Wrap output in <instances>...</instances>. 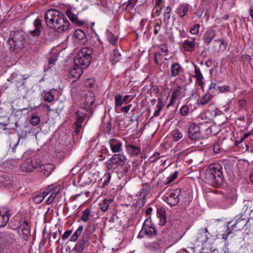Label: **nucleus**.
<instances>
[{"label":"nucleus","instance_id":"47","mask_svg":"<svg viewBox=\"0 0 253 253\" xmlns=\"http://www.w3.org/2000/svg\"><path fill=\"white\" fill-rule=\"evenodd\" d=\"M159 91V87L157 85H152L151 88L148 90V93L151 94L152 93L157 94Z\"/></svg>","mask_w":253,"mask_h":253},{"label":"nucleus","instance_id":"64","mask_svg":"<svg viewBox=\"0 0 253 253\" xmlns=\"http://www.w3.org/2000/svg\"><path fill=\"white\" fill-rule=\"evenodd\" d=\"M164 105V104L162 102L161 99H158V104L157 105V107L158 108V109L161 111Z\"/></svg>","mask_w":253,"mask_h":253},{"label":"nucleus","instance_id":"36","mask_svg":"<svg viewBox=\"0 0 253 253\" xmlns=\"http://www.w3.org/2000/svg\"><path fill=\"white\" fill-rule=\"evenodd\" d=\"M107 39L109 41V42L115 45L117 41V37L115 36L112 33L110 32H107Z\"/></svg>","mask_w":253,"mask_h":253},{"label":"nucleus","instance_id":"49","mask_svg":"<svg viewBox=\"0 0 253 253\" xmlns=\"http://www.w3.org/2000/svg\"><path fill=\"white\" fill-rule=\"evenodd\" d=\"M105 177L107 178V179L103 181V186H105L107 185L108 184L109 182H110L111 178V173L110 172H108L106 174V175H105Z\"/></svg>","mask_w":253,"mask_h":253},{"label":"nucleus","instance_id":"14","mask_svg":"<svg viewBox=\"0 0 253 253\" xmlns=\"http://www.w3.org/2000/svg\"><path fill=\"white\" fill-rule=\"evenodd\" d=\"M87 241L84 237H83L75 245L74 250L77 253H82L84 252L86 247L87 246Z\"/></svg>","mask_w":253,"mask_h":253},{"label":"nucleus","instance_id":"25","mask_svg":"<svg viewBox=\"0 0 253 253\" xmlns=\"http://www.w3.org/2000/svg\"><path fill=\"white\" fill-rule=\"evenodd\" d=\"M181 69V67L179 64L177 63L172 64L171 66L170 76L172 77L177 76L179 74Z\"/></svg>","mask_w":253,"mask_h":253},{"label":"nucleus","instance_id":"33","mask_svg":"<svg viewBox=\"0 0 253 253\" xmlns=\"http://www.w3.org/2000/svg\"><path fill=\"white\" fill-rule=\"evenodd\" d=\"M115 107H121L124 103L122 96L120 94H117L114 96Z\"/></svg>","mask_w":253,"mask_h":253},{"label":"nucleus","instance_id":"22","mask_svg":"<svg viewBox=\"0 0 253 253\" xmlns=\"http://www.w3.org/2000/svg\"><path fill=\"white\" fill-rule=\"evenodd\" d=\"M157 216L160 219L159 224L163 226L166 222V215L165 211L162 208L157 209Z\"/></svg>","mask_w":253,"mask_h":253},{"label":"nucleus","instance_id":"60","mask_svg":"<svg viewBox=\"0 0 253 253\" xmlns=\"http://www.w3.org/2000/svg\"><path fill=\"white\" fill-rule=\"evenodd\" d=\"M204 171L203 170V171H200V177L199 179V182L201 183V185L202 186V187H204V186H205V182H204V179L202 178V176L204 177Z\"/></svg>","mask_w":253,"mask_h":253},{"label":"nucleus","instance_id":"35","mask_svg":"<svg viewBox=\"0 0 253 253\" xmlns=\"http://www.w3.org/2000/svg\"><path fill=\"white\" fill-rule=\"evenodd\" d=\"M8 243L4 238L0 236V253H2L7 247Z\"/></svg>","mask_w":253,"mask_h":253},{"label":"nucleus","instance_id":"34","mask_svg":"<svg viewBox=\"0 0 253 253\" xmlns=\"http://www.w3.org/2000/svg\"><path fill=\"white\" fill-rule=\"evenodd\" d=\"M0 182L1 183L2 186L7 187L11 184L12 180L8 177H6V176L5 175L0 177Z\"/></svg>","mask_w":253,"mask_h":253},{"label":"nucleus","instance_id":"15","mask_svg":"<svg viewBox=\"0 0 253 253\" xmlns=\"http://www.w3.org/2000/svg\"><path fill=\"white\" fill-rule=\"evenodd\" d=\"M10 214L9 211L5 209L0 210V227H4L9 221Z\"/></svg>","mask_w":253,"mask_h":253},{"label":"nucleus","instance_id":"51","mask_svg":"<svg viewBox=\"0 0 253 253\" xmlns=\"http://www.w3.org/2000/svg\"><path fill=\"white\" fill-rule=\"evenodd\" d=\"M159 153H155L149 158V161L154 163L159 158Z\"/></svg>","mask_w":253,"mask_h":253},{"label":"nucleus","instance_id":"1","mask_svg":"<svg viewBox=\"0 0 253 253\" xmlns=\"http://www.w3.org/2000/svg\"><path fill=\"white\" fill-rule=\"evenodd\" d=\"M44 21L47 27L55 29L59 32H65L70 28L69 22L66 16L55 9H49L46 11Z\"/></svg>","mask_w":253,"mask_h":253},{"label":"nucleus","instance_id":"18","mask_svg":"<svg viewBox=\"0 0 253 253\" xmlns=\"http://www.w3.org/2000/svg\"><path fill=\"white\" fill-rule=\"evenodd\" d=\"M26 78H24L21 75L13 74L11 77L12 83H14L15 85L19 87L24 84V80H26Z\"/></svg>","mask_w":253,"mask_h":253},{"label":"nucleus","instance_id":"6","mask_svg":"<svg viewBox=\"0 0 253 253\" xmlns=\"http://www.w3.org/2000/svg\"><path fill=\"white\" fill-rule=\"evenodd\" d=\"M41 163L40 159L35 157L28 158L23 161L20 165V169L23 172H31L39 168Z\"/></svg>","mask_w":253,"mask_h":253},{"label":"nucleus","instance_id":"4","mask_svg":"<svg viewBox=\"0 0 253 253\" xmlns=\"http://www.w3.org/2000/svg\"><path fill=\"white\" fill-rule=\"evenodd\" d=\"M93 50L90 47H84L81 49L74 58V63L85 68L89 65L92 57Z\"/></svg>","mask_w":253,"mask_h":253},{"label":"nucleus","instance_id":"37","mask_svg":"<svg viewBox=\"0 0 253 253\" xmlns=\"http://www.w3.org/2000/svg\"><path fill=\"white\" fill-rule=\"evenodd\" d=\"M177 171H174L172 175H169L164 181V184H169L173 182L177 177Z\"/></svg>","mask_w":253,"mask_h":253},{"label":"nucleus","instance_id":"50","mask_svg":"<svg viewBox=\"0 0 253 253\" xmlns=\"http://www.w3.org/2000/svg\"><path fill=\"white\" fill-rule=\"evenodd\" d=\"M188 107L186 105H183L180 109V113L182 116L187 115L188 114Z\"/></svg>","mask_w":253,"mask_h":253},{"label":"nucleus","instance_id":"8","mask_svg":"<svg viewBox=\"0 0 253 253\" xmlns=\"http://www.w3.org/2000/svg\"><path fill=\"white\" fill-rule=\"evenodd\" d=\"M156 234V230L155 228L154 225L148 219L145 220L144 221L142 228L138 235V238H143L144 235L148 237H151L153 235H155Z\"/></svg>","mask_w":253,"mask_h":253},{"label":"nucleus","instance_id":"21","mask_svg":"<svg viewBox=\"0 0 253 253\" xmlns=\"http://www.w3.org/2000/svg\"><path fill=\"white\" fill-rule=\"evenodd\" d=\"M195 77L197 79V83L198 84L201 86L202 89L204 90V83L202 81L204 79V77L200 71V70L196 65H195Z\"/></svg>","mask_w":253,"mask_h":253},{"label":"nucleus","instance_id":"58","mask_svg":"<svg viewBox=\"0 0 253 253\" xmlns=\"http://www.w3.org/2000/svg\"><path fill=\"white\" fill-rule=\"evenodd\" d=\"M21 138V136L19 135L18 139L17 140L16 142L13 144V146L12 147V151L13 153L16 152V147L18 146L19 141Z\"/></svg>","mask_w":253,"mask_h":253},{"label":"nucleus","instance_id":"11","mask_svg":"<svg viewBox=\"0 0 253 253\" xmlns=\"http://www.w3.org/2000/svg\"><path fill=\"white\" fill-rule=\"evenodd\" d=\"M34 26L35 29L29 31L30 35L33 37H38L41 35L42 26V21L40 19L37 18L34 21Z\"/></svg>","mask_w":253,"mask_h":253},{"label":"nucleus","instance_id":"13","mask_svg":"<svg viewBox=\"0 0 253 253\" xmlns=\"http://www.w3.org/2000/svg\"><path fill=\"white\" fill-rule=\"evenodd\" d=\"M40 171L46 177L48 176L52 171L54 169L55 166L53 164L50 163L44 164L41 165L39 167Z\"/></svg>","mask_w":253,"mask_h":253},{"label":"nucleus","instance_id":"46","mask_svg":"<svg viewBox=\"0 0 253 253\" xmlns=\"http://www.w3.org/2000/svg\"><path fill=\"white\" fill-rule=\"evenodd\" d=\"M154 33L155 35H157L161 30L162 22L160 23L157 22L156 20L154 21Z\"/></svg>","mask_w":253,"mask_h":253},{"label":"nucleus","instance_id":"42","mask_svg":"<svg viewBox=\"0 0 253 253\" xmlns=\"http://www.w3.org/2000/svg\"><path fill=\"white\" fill-rule=\"evenodd\" d=\"M41 122V119L39 116L37 115H33L31 117V120L30 121V123L33 126H37Z\"/></svg>","mask_w":253,"mask_h":253},{"label":"nucleus","instance_id":"2","mask_svg":"<svg viewBox=\"0 0 253 253\" xmlns=\"http://www.w3.org/2000/svg\"><path fill=\"white\" fill-rule=\"evenodd\" d=\"M221 166L219 163L210 164L207 169L208 184L213 187L220 186L223 181V176L221 170Z\"/></svg>","mask_w":253,"mask_h":253},{"label":"nucleus","instance_id":"5","mask_svg":"<svg viewBox=\"0 0 253 253\" xmlns=\"http://www.w3.org/2000/svg\"><path fill=\"white\" fill-rule=\"evenodd\" d=\"M126 161V157L122 154H115L106 163L108 170L116 169L118 167L123 166Z\"/></svg>","mask_w":253,"mask_h":253},{"label":"nucleus","instance_id":"9","mask_svg":"<svg viewBox=\"0 0 253 253\" xmlns=\"http://www.w3.org/2000/svg\"><path fill=\"white\" fill-rule=\"evenodd\" d=\"M188 136L192 140H197L200 136V129L199 126L194 124H190L188 126Z\"/></svg>","mask_w":253,"mask_h":253},{"label":"nucleus","instance_id":"63","mask_svg":"<svg viewBox=\"0 0 253 253\" xmlns=\"http://www.w3.org/2000/svg\"><path fill=\"white\" fill-rule=\"evenodd\" d=\"M246 101L245 99H241L239 100V105L241 108H243L246 105Z\"/></svg>","mask_w":253,"mask_h":253},{"label":"nucleus","instance_id":"44","mask_svg":"<svg viewBox=\"0 0 253 253\" xmlns=\"http://www.w3.org/2000/svg\"><path fill=\"white\" fill-rule=\"evenodd\" d=\"M84 85L87 88H93L95 85V81L92 79H87L84 82Z\"/></svg>","mask_w":253,"mask_h":253},{"label":"nucleus","instance_id":"19","mask_svg":"<svg viewBox=\"0 0 253 253\" xmlns=\"http://www.w3.org/2000/svg\"><path fill=\"white\" fill-rule=\"evenodd\" d=\"M83 67L74 63V67L70 71V75L75 78H79L83 73Z\"/></svg>","mask_w":253,"mask_h":253},{"label":"nucleus","instance_id":"12","mask_svg":"<svg viewBox=\"0 0 253 253\" xmlns=\"http://www.w3.org/2000/svg\"><path fill=\"white\" fill-rule=\"evenodd\" d=\"M109 144L111 151L114 153H119L122 150V143L116 139H111Z\"/></svg>","mask_w":253,"mask_h":253},{"label":"nucleus","instance_id":"48","mask_svg":"<svg viewBox=\"0 0 253 253\" xmlns=\"http://www.w3.org/2000/svg\"><path fill=\"white\" fill-rule=\"evenodd\" d=\"M171 11V9L169 6H167L164 14V19L169 20L170 18V13Z\"/></svg>","mask_w":253,"mask_h":253},{"label":"nucleus","instance_id":"26","mask_svg":"<svg viewBox=\"0 0 253 253\" xmlns=\"http://www.w3.org/2000/svg\"><path fill=\"white\" fill-rule=\"evenodd\" d=\"M59 191V188L58 186H56L53 188L51 193L46 201V203L47 205L51 204L53 202L55 197L57 196Z\"/></svg>","mask_w":253,"mask_h":253},{"label":"nucleus","instance_id":"41","mask_svg":"<svg viewBox=\"0 0 253 253\" xmlns=\"http://www.w3.org/2000/svg\"><path fill=\"white\" fill-rule=\"evenodd\" d=\"M43 97L44 100L51 102L54 100L55 96L49 91L44 92Z\"/></svg>","mask_w":253,"mask_h":253},{"label":"nucleus","instance_id":"16","mask_svg":"<svg viewBox=\"0 0 253 253\" xmlns=\"http://www.w3.org/2000/svg\"><path fill=\"white\" fill-rule=\"evenodd\" d=\"M224 199L228 206L233 205L236 202L237 196L233 191L227 192L224 195Z\"/></svg>","mask_w":253,"mask_h":253},{"label":"nucleus","instance_id":"55","mask_svg":"<svg viewBox=\"0 0 253 253\" xmlns=\"http://www.w3.org/2000/svg\"><path fill=\"white\" fill-rule=\"evenodd\" d=\"M200 28V25L199 24H197L195 25L194 27L191 29L190 32L192 34H196L199 32V28Z\"/></svg>","mask_w":253,"mask_h":253},{"label":"nucleus","instance_id":"45","mask_svg":"<svg viewBox=\"0 0 253 253\" xmlns=\"http://www.w3.org/2000/svg\"><path fill=\"white\" fill-rule=\"evenodd\" d=\"M200 124L204 125L206 124V113L204 112L201 113L197 118Z\"/></svg>","mask_w":253,"mask_h":253},{"label":"nucleus","instance_id":"38","mask_svg":"<svg viewBox=\"0 0 253 253\" xmlns=\"http://www.w3.org/2000/svg\"><path fill=\"white\" fill-rule=\"evenodd\" d=\"M172 137L173 140L177 141L182 138L183 135L182 133L177 129L174 130L171 133Z\"/></svg>","mask_w":253,"mask_h":253},{"label":"nucleus","instance_id":"23","mask_svg":"<svg viewBox=\"0 0 253 253\" xmlns=\"http://www.w3.org/2000/svg\"><path fill=\"white\" fill-rule=\"evenodd\" d=\"M189 5L188 4H181L177 8L176 12L180 17H183L186 14L189 9Z\"/></svg>","mask_w":253,"mask_h":253},{"label":"nucleus","instance_id":"59","mask_svg":"<svg viewBox=\"0 0 253 253\" xmlns=\"http://www.w3.org/2000/svg\"><path fill=\"white\" fill-rule=\"evenodd\" d=\"M138 0H128L127 7L129 8H133L136 2H137Z\"/></svg>","mask_w":253,"mask_h":253},{"label":"nucleus","instance_id":"20","mask_svg":"<svg viewBox=\"0 0 253 253\" xmlns=\"http://www.w3.org/2000/svg\"><path fill=\"white\" fill-rule=\"evenodd\" d=\"M66 14L71 21L73 23L78 25H81L83 24L84 22L78 20L77 15L73 13L71 9H67L66 12Z\"/></svg>","mask_w":253,"mask_h":253},{"label":"nucleus","instance_id":"10","mask_svg":"<svg viewBox=\"0 0 253 253\" xmlns=\"http://www.w3.org/2000/svg\"><path fill=\"white\" fill-rule=\"evenodd\" d=\"M182 87L179 86L177 84L174 85L172 89L170 101L168 105V106L172 105L175 103L177 99L182 97L183 96V95H182Z\"/></svg>","mask_w":253,"mask_h":253},{"label":"nucleus","instance_id":"40","mask_svg":"<svg viewBox=\"0 0 253 253\" xmlns=\"http://www.w3.org/2000/svg\"><path fill=\"white\" fill-rule=\"evenodd\" d=\"M94 95L93 93H90L89 95H87L85 97V100L86 105L91 106L94 101Z\"/></svg>","mask_w":253,"mask_h":253},{"label":"nucleus","instance_id":"56","mask_svg":"<svg viewBox=\"0 0 253 253\" xmlns=\"http://www.w3.org/2000/svg\"><path fill=\"white\" fill-rule=\"evenodd\" d=\"M72 232L71 230L66 231L62 236V239L63 240L67 239L72 234Z\"/></svg>","mask_w":253,"mask_h":253},{"label":"nucleus","instance_id":"7","mask_svg":"<svg viewBox=\"0 0 253 253\" xmlns=\"http://www.w3.org/2000/svg\"><path fill=\"white\" fill-rule=\"evenodd\" d=\"M181 190L179 189H169L164 196V201L170 206H173L178 203Z\"/></svg>","mask_w":253,"mask_h":253},{"label":"nucleus","instance_id":"3","mask_svg":"<svg viewBox=\"0 0 253 253\" xmlns=\"http://www.w3.org/2000/svg\"><path fill=\"white\" fill-rule=\"evenodd\" d=\"M26 38V33L22 30L11 31L8 38L10 50L13 51L22 48L25 43Z\"/></svg>","mask_w":253,"mask_h":253},{"label":"nucleus","instance_id":"27","mask_svg":"<svg viewBox=\"0 0 253 253\" xmlns=\"http://www.w3.org/2000/svg\"><path fill=\"white\" fill-rule=\"evenodd\" d=\"M84 229V227L83 225H80L78 228L76 230V231L73 233V234L71 237L70 239V242H76L78 238L81 236L82 233L83 232Z\"/></svg>","mask_w":253,"mask_h":253},{"label":"nucleus","instance_id":"54","mask_svg":"<svg viewBox=\"0 0 253 253\" xmlns=\"http://www.w3.org/2000/svg\"><path fill=\"white\" fill-rule=\"evenodd\" d=\"M84 117L81 116H78L77 118V121L75 123V125H78L80 126H82V124L84 120Z\"/></svg>","mask_w":253,"mask_h":253},{"label":"nucleus","instance_id":"52","mask_svg":"<svg viewBox=\"0 0 253 253\" xmlns=\"http://www.w3.org/2000/svg\"><path fill=\"white\" fill-rule=\"evenodd\" d=\"M161 7H159V6L155 5L153 9V14H155V16H158L160 13Z\"/></svg>","mask_w":253,"mask_h":253},{"label":"nucleus","instance_id":"61","mask_svg":"<svg viewBox=\"0 0 253 253\" xmlns=\"http://www.w3.org/2000/svg\"><path fill=\"white\" fill-rule=\"evenodd\" d=\"M131 106L132 105L131 104H129L127 106L123 107L121 109L122 112L127 113L130 110V108L131 107Z\"/></svg>","mask_w":253,"mask_h":253},{"label":"nucleus","instance_id":"28","mask_svg":"<svg viewBox=\"0 0 253 253\" xmlns=\"http://www.w3.org/2000/svg\"><path fill=\"white\" fill-rule=\"evenodd\" d=\"M149 189V184L145 183L143 185L142 188L138 193L137 195L140 197V199H144L147 196Z\"/></svg>","mask_w":253,"mask_h":253},{"label":"nucleus","instance_id":"30","mask_svg":"<svg viewBox=\"0 0 253 253\" xmlns=\"http://www.w3.org/2000/svg\"><path fill=\"white\" fill-rule=\"evenodd\" d=\"M121 54L119 53L118 49L113 50V55L110 57V61L115 64L121 59Z\"/></svg>","mask_w":253,"mask_h":253},{"label":"nucleus","instance_id":"29","mask_svg":"<svg viewBox=\"0 0 253 253\" xmlns=\"http://www.w3.org/2000/svg\"><path fill=\"white\" fill-rule=\"evenodd\" d=\"M112 202L111 199H104L103 200L99 205V207L101 211L103 212L106 211L109 206V205Z\"/></svg>","mask_w":253,"mask_h":253},{"label":"nucleus","instance_id":"24","mask_svg":"<svg viewBox=\"0 0 253 253\" xmlns=\"http://www.w3.org/2000/svg\"><path fill=\"white\" fill-rule=\"evenodd\" d=\"M19 230H21L24 237H28L30 234V227L27 221H24L23 223L19 227Z\"/></svg>","mask_w":253,"mask_h":253},{"label":"nucleus","instance_id":"17","mask_svg":"<svg viewBox=\"0 0 253 253\" xmlns=\"http://www.w3.org/2000/svg\"><path fill=\"white\" fill-rule=\"evenodd\" d=\"M127 152L131 156H137L140 153L141 149L139 146L133 144H127L126 145Z\"/></svg>","mask_w":253,"mask_h":253},{"label":"nucleus","instance_id":"43","mask_svg":"<svg viewBox=\"0 0 253 253\" xmlns=\"http://www.w3.org/2000/svg\"><path fill=\"white\" fill-rule=\"evenodd\" d=\"M161 247L160 242L159 241H155L152 243H150L148 245V247L150 250H156L159 249Z\"/></svg>","mask_w":253,"mask_h":253},{"label":"nucleus","instance_id":"32","mask_svg":"<svg viewBox=\"0 0 253 253\" xmlns=\"http://www.w3.org/2000/svg\"><path fill=\"white\" fill-rule=\"evenodd\" d=\"M195 43L193 41H189L186 40L183 43L184 49L188 51H191L194 48Z\"/></svg>","mask_w":253,"mask_h":253},{"label":"nucleus","instance_id":"53","mask_svg":"<svg viewBox=\"0 0 253 253\" xmlns=\"http://www.w3.org/2000/svg\"><path fill=\"white\" fill-rule=\"evenodd\" d=\"M197 104L201 105L206 104V94H203L200 99L197 100Z\"/></svg>","mask_w":253,"mask_h":253},{"label":"nucleus","instance_id":"31","mask_svg":"<svg viewBox=\"0 0 253 253\" xmlns=\"http://www.w3.org/2000/svg\"><path fill=\"white\" fill-rule=\"evenodd\" d=\"M75 37L81 41H83V42L84 43V41H85V35L84 33L81 30L77 29L75 30L74 32Z\"/></svg>","mask_w":253,"mask_h":253},{"label":"nucleus","instance_id":"57","mask_svg":"<svg viewBox=\"0 0 253 253\" xmlns=\"http://www.w3.org/2000/svg\"><path fill=\"white\" fill-rule=\"evenodd\" d=\"M217 88L220 92H228L230 90V87L229 86H217Z\"/></svg>","mask_w":253,"mask_h":253},{"label":"nucleus","instance_id":"39","mask_svg":"<svg viewBox=\"0 0 253 253\" xmlns=\"http://www.w3.org/2000/svg\"><path fill=\"white\" fill-rule=\"evenodd\" d=\"M90 213H91L90 210L88 208L86 209L82 212L81 219L84 222L87 221L89 219Z\"/></svg>","mask_w":253,"mask_h":253},{"label":"nucleus","instance_id":"62","mask_svg":"<svg viewBox=\"0 0 253 253\" xmlns=\"http://www.w3.org/2000/svg\"><path fill=\"white\" fill-rule=\"evenodd\" d=\"M43 198L42 197V196L41 195L37 196L34 199V201L36 203H40L43 201Z\"/></svg>","mask_w":253,"mask_h":253}]
</instances>
